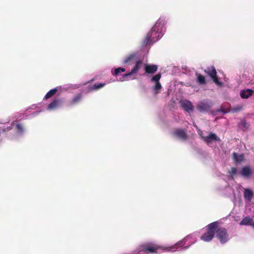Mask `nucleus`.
<instances>
[{"label":"nucleus","instance_id":"32","mask_svg":"<svg viewBox=\"0 0 254 254\" xmlns=\"http://www.w3.org/2000/svg\"><path fill=\"white\" fill-rule=\"evenodd\" d=\"M118 68L119 69V70H120L121 72H124L126 70L125 68H124L121 67H119Z\"/></svg>","mask_w":254,"mask_h":254},{"label":"nucleus","instance_id":"21","mask_svg":"<svg viewBox=\"0 0 254 254\" xmlns=\"http://www.w3.org/2000/svg\"><path fill=\"white\" fill-rule=\"evenodd\" d=\"M186 242V239L185 238L184 240L178 242L176 244V245H175L169 248H167V249L166 250L175 251V250H174V249H175L176 248V246H179L180 247H182L185 244Z\"/></svg>","mask_w":254,"mask_h":254},{"label":"nucleus","instance_id":"19","mask_svg":"<svg viewBox=\"0 0 254 254\" xmlns=\"http://www.w3.org/2000/svg\"><path fill=\"white\" fill-rule=\"evenodd\" d=\"M197 76L196 81L200 85H204L206 84V80L205 77L201 74L196 73Z\"/></svg>","mask_w":254,"mask_h":254},{"label":"nucleus","instance_id":"34","mask_svg":"<svg viewBox=\"0 0 254 254\" xmlns=\"http://www.w3.org/2000/svg\"><path fill=\"white\" fill-rule=\"evenodd\" d=\"M221 111H222V112H223L224 113H227V112H226V111H225L222 110H221Z\"/></svg>","mask_w":254,"mask_h":254},{"label":"nucleus","instance_id":"13","mask_svg":"<svg viewBox=\"0 0 254 254\" xmlns=\"http://www.w3.org/2000/svg\"><path fill=\"white\" fill-rule=\"evenodd\" d=\"M240 225L254 226V221L253 219L249 217H245L240 222Z\"/></svg>","mask_w":254,"mask_h":254},{"label":"nucleus","instance_id":"29","mask_svg":"<svg viewBox=\"0 0 254 254\" xmlns=\"http://www.w3.org/2000/svg\"><path fill=\"white\" fill-rule=\"evenodd\" d=\"M237 173V169L235 167H233L231 168V172H229L232 175H234Z\"/></svg>","mask_w":254,"mask_h":254},{"label":"nucleus","instance_id":"27","mask_svg":"<svg viewBox=\"0 0 254 254\" xmlns=\"http://www.w3.org/2000/svg\"><path fill=\"white\" fill-rule=\"evenodd\" d=\"M161 85L159 82H155V85H154L153 89L156 90V93H158L157 91L160 90L161 88Z\"/></svg>","mask_w":254,"mask_h":254},{"label":"nucleus","instance_id":"12","mask_svg":"<svg viewBox=\"0 0 254 254\" xmlns=\"http://www.w3.org/2000/svg\"><path fill=\"white\" fill-rule=\"evenodd\" d=\"M164 26V21L163 19H159L155 23L153 27L154 30H156L158 32L162 33L163 28Z\"/></svg>","mask_w":254,"mask_h":254},{"label":"nucleus","instance_id":"10","mask_svg":"<svg viewBox=\"0 0 254 254\" xmlns=\"http://www.w3.org/2000/svg\"><path fill=\"white\" fill-rule=\"evenodd\" d=\"M158 69V66L155 64H145L144 65V70L146 73L153 74L155 73Z\"/></svg>","mask_w":254,"mask_h":254},{"label":"nucleus","instance_id":"16","mask_svg":"<svg viewBox=\"0 0 254 254\" xmlns=\"http://www.w3.org/2000/svg\"><path fill=\"white\" fill-rule=\"evenodd\" d=\"M241 174L245 177H249L252 174V171L249 167L245 166L242 168Z\"/></svg>","mask_w":254,"mask_h":254},{"label":"nucleus","instance_id":"11","mask_svg":"<svg viewBox=\"0 0 254 254\" xmlns=\"http://www.w3.org/2000/svg\"><path fill=\"white\" fill-rule=\"evenodd\" d=\"M211 107V105L207 103L200 102L197 107V109L200 112L208 111Z\"/></svg>","mask_w":254,"mask_h":254},{"label":"nucleus","instance_id":"25","mask_svg":"<svg viewBox=\"0 0 254 254\" xmlns=\"http://www.w3.org/2000/svg\"><path fill=\"white\" fill-rule=\"evenodd\" d=\"M161 77V73L160 72L157 73V74H156L155 75L153 76L151 79V81L152 82H159V80L160 79Z\"/></svg>","mask_w":254,"mask_h":254},{"label":"nucleus","instance_id":"26","mask_svg":"<svg viewBox=\"0 0 254 254\" xmlns=\"http://www.w3.org/2000/svg\"><path fill=\"white\" fill-rule=\"evenodd\" d=\"M211 78H212L213 81L216 85H217L219 86H222L223 83L219 81V78H218V76H217V74L214 77H212Z\"/></svg>","mask_w":254,"mask_h":254},{"label":"nucleus","instance_id":"2","mask_svg":"<svg viewBox=\"0 0 254 254\" xmlns=\"http://www.w3.org/2000/svg\"><path fill=\"white\" fill-rule=\"evenodd\" d=\"M217 221L211 223L206 226V231L200 237V239L204 242H210L213 238L215 234Z\"/></svg>","mask_w":254,"mask_h":254},{"label":"nucleus","instance_id":"7","mask_svg":"<svg viewBox=\"0 0 254 254\" xmlns=\"http://www.w3.org/2000/svg\"><path fill=\"white\" fill-rule=\"evenodd\" d=\"M142 64H143V62L141 60H137V61H136L135 65L132 68L130 72L128 73L125 74L124 75V77H127L129 76L132 75L133 74L137 73L138 72V71L139 70V69L142 66Z\"/></svg>","mask_w":254,"mask_h":254},{"label":"nucleus","instance_id":"8","mask_svg":"<svg viewBox=\"0 0 254 254\" xmlns=\"http://www.w3.org/2000/svg\"><path fill=\"white\" fill-rule=\"evenodd\" d=\"M181 107L188 113L192 112L193 110V106L192 103L187 100H182L180 101Z\"/></svg>","mask_w":254,"mask_h":254},{"label":"nucleus","instance_id":"24","mask_svg":"<svg viewBox=\"0 0 254 254\" xmlns=\"http://www.w3.org/2000/svg\"><path fill=\"white\" fill-rule=\"evenodd\" d=\"M105 85V83H96L94 84L91 88V90H98L99 89L103 87Z\"/></svg>","mask_w":254,"mask_h":254},{"label":"nucleus","instance_id":"31","mask_svg":"<svg viewBox=\"0 0 254 254\" xmlns=\"http://www.w3.org/2000/svg\"><path fill=\"white\" fill-rule=\"evenodd\" d=\"M241 109H242V107H237V108H234L233 109V110L234 112H237V111H240L241 110Z\"/></svg>","mask_w":254,"mask_h":254},{"label":"nucleus","instance_id":"15","mask_svg":"<svg viewBox=\"0 0 254 254\" xmlns=\"http://www.w3.org/2000/svg\"><path fill=\"white\" fill-rule=\"evenodd\" d=\"M254 90L248 89L246 90H243L241 92L240 96L242 98L248 99L253 95Z\"/></svg>","mask_w":254,"mask_h":254},{"label":"nucleus","instance_id":"18","mask_svg":"<svg viewBox=\"0 0 254 254\" xmlns=\"http://www.w3.org/2000/svg\"><path fill=\"white\" fill-rule=\"evenodd\" d=\"M82 97V95L81 93L76 95L70 101V104L73 105L77 104L81 100Z\"/></svg>","mask_w":254,"mask_h":254},{"label":"nucleus","instance_id":"22","mask_svg":"<svg viewBox=\"0 0 254 254\" xmlns=\"http://www.w3.org/2000/svg\"><path fill=\"white\" fill-rule=\"evenodd\" d=\"M135 54H131L127 56L124 60V63L127 64L134 61L135 58Z\"/></svg>","mask_w":254,"mask_h":254},{"label":"nucleus","instance_id":"9","mask_svg":"<svg viewBox=\"0 0 254 254\" xmlns=\"http://www.w3.org/2000/svg\"><path fill=\"white\" fill-rule=\"evenodd\" d=\"M63 100L61 98H57L54 99L51 103H50L47 109L49 110H55L62 106L63 104Z\"/></svg>","mask_w":254,"mask_h":254},{"label":"nucleus","instance_id":"1","mask_svg":"<svg viewBox=\"0 0 254 254\" xmlns=\"http://www.w3.org/2000/svg\"><path fill=\"white\" fill-rule=\"evenodd\" d=\"M167 249V248L158 245L154 242H145L139 245L133 253L134 254H138L141 252L145 254H157Z\"/></svg>","mask_w":254,"mask_h":254},{"label":"nucleus","instance_id":"17","mask_svg":"<svg viewBox=\"0 0 254 254\" xmlns=\"http://www.w3.org/2000/svg\"><path fill=\"white\" fill-rule=\"evenodd\" d=\"M244 194L245 198L249 201H250L254 196L253 192L248 189H246L245 190Z\"/></svg>","mask_w":254,"mask_h":254},{"label":"nucleus","instance_id":"28","mask_svg":"<svg viewBox=\"0 0 254 254\" xmlns=\"http://www.w3.org/2000/svg\"><path fill=\"white\" fill-rule=\"evenodd\" d=\"M17 130L19 132H22L23 131V128L21 125L17 124L16 125Z\"/></svg>","mask_w":254,"mask_h":254},{"label":"nucleus","instance_id":"30","mask_svg":"<svg viewBox=\"0 0 254 254\" xmlns=\"http://www.w3.org/2000/svg\"><path fill=\"white\" fill-rule=\"evenodd\" d=\"M120 72H121V71H120V70H119V68H117L115 69L113 75L115 76H117Z\"/></svg>","mask_w":254,"mask_h":254},{"label":"nucleus","instance_id":"4","mask_svg":"<svg viewBox=\"0 0 254 254\" xmlns=\"http://www.w3.org/2000/svg\"><path fill=\"white\" fill-rule=\"evenodd\" d=\"M215 234L216 238L221 244L226 243L229 239L227 230L224 227H219L218 224L216 225Z\"/></svg>","mask_w":254,"mask_h":254},{"label":"nucleus","instance_id":"14","mask_svg":"<svg viewBox=\"0 0 254 254\" xmlns=\"http://www.w3.org/2000/svg\"><path fill=\"white\" fill-rule=\"evenodd\" d=\"M204 72L210 76L211 78L216 75L217 72L214 66L207 67L204 70Z\"/></svg>","mask_w":254,"mask_h":254},{"label":"nucleus","instance_id":"3","mask_svg":"<svg viewBox=\"0 0 254 254\" xmlns=\"http://www.w3.org/2000/svg\"><path fill=\"white\" fill-rule=\"evenodd\" d=\"M161 37V33L158 32L156 30H154V28H152L143 40V44L144 45H147L149 44L154 43Z\"/></svg>","mask_w":254,"mask_h":254},{"label":"nucleus","instance_id":"23","mask_svg":"<svg viewBox=\"0 0 254 254\" xmlns=\"http://www.w3.org/2000/svg\"><path fill=\"white\" fill-rule=\"evenodd\" d=\"M58 90L57 88H54L53 89L50 90L49 92L47 93L46 95L45 96L44 98L45 99H48L50 98V97H52L53 95H54L57 92Z\"/></svg>","mask_w":254,"mask_h":254},{"label":"nucleus","instance_id":"20","mask_svg":"<svg viewBox=\"0 0 254 254\" xmlns=\"http://www.w3.org/2000/svg\"><path fill=\"white\" fill-rule=\"evenodd\" d=\"M233 158L236 163H240L244 160V155L243 154H238L236 152L233 153Z\"/></svg>","mask_w":254,"mask_h":254},{"label":"nucleus","instance_id":"6","mask_svg":"<svg viewBox=\"0 0 254 254\" xmlns=\"http://www.w3.org/2000/svg\"><path fill=\"white\" fill-rule=\"evenodd\" d=\"M203 140L207 144H211L214 141H221L220 138L217 135L212 132H210L208 135L202 136Z\"/></svg>","mask_w":254,"mask_h":254},{"label":"nucleus","instance_id":"33","mask_svg":"<svg viewBox=\"0 0 254 254\" xmlns=\"http://www.w3.org/2000/svg\"><path fill=\"white\" fill-rule=\"evenodd\" d=\"M242 123L244 125V126H245V125H246L245 122H243Z\"/></svg>","mask_w":254,"mask_h":254},{"label":"nucleus","instance_id":"5","mask_svg":"<svg viewBox=\"0 0 254 254\" xmlns=\"http://www.w3.org/2000/svg\"><path fill=\"white\" fill-rule=\"evenodd\" d=\"M171 134L182 140H185L188 138V135L185 130L181 128H175L171 132Z\"/></svg>","mask_w":254,"mask_h":254}]
</instances>
